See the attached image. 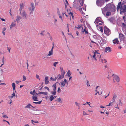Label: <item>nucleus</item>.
Wrapping results in <instances>:
<instances>
[{
  "mask_svg": "<svg viewBox=\"0 0 126 126\" xmlns=\"http://www.w3.org/2000/svg\"><path fill=\"white\" fill-rule=\"evenodd\" d=\"M31 107H32L33 108H35V107L32 106L31 104H29L27 106H26L25 107V108H30Z\"/></svg>",
  "mask_w": 126,
  "mask_h": 126,
  "instance_id": "4be33fe9",
  "label": "nucleus"
},
{
  "mask_svg": "<svg viewBox=\"0 0 126 126\" xmlns=\"http://www.w3.org/2000/svg\"><path fill=\"white\" fill-rule=\"evenodd\" d=\"M58 63V62H56L54 63H53V66L55 67H56V64H57Z\"/></svg>",
  "mask_w": 126,
  "mask_h": 126,
  "instance_id": "a18cd8bd",
  "label": "nucleus"
},
{
  "mask_svg": "<svg viewBox=\"0 0 126 126\" xmlns=\"http://www.w3.org/2000/svg\"><path fill=\"white\" fill-rule=\"evenodd\" d=\"M3 114H4V113H2V114H3L2 116L3 117L5 118H8V117L7 116V115H3Z\"/></svg>",
  "mask_w": 126,
  "mask_h": 126,
  "instance_id": "603ef678",
  "label": "nucleus"
},
{
  "mask_svg": "<svg viewBox=\"0 0 126 126\" xmlns=\"http://www.w3.org/2000/svg\"><path fill=\"white\" fill-rule=\"evenodd\" d=\"M42 102V101L41 100V101H39V102H33V103H34V104H40Z\"/></svg>",
  "mask_w": 126,
  "mask_h": 126,
  "instance_id": "c9c22d12",
  "label": "nucleus"
},
{
  "mask_svg": "<svg viewBox=\"0 0 126 126\" xmlns=\"http://www.w3.org/2000/svg\"><path fill=\"white\" fill-rule=\"evenodd\" d=\"M115 79L117 82H119L120 81V78L119 77L117 76H115L114 77Z\"/></svg>",
  "mask_w": 126,
  "mask_h": 126,
  "instance_id": "412c9836",
  "label": "nucleus"
},
{
  "mask_svg": "<svg viewBox=\"0 0 126 126\" xmlns=\"http://www.w3.org/2000/svg\"><path fill=\"white\" fill-rule=\"evenodd\" d=\"M119 36L121 39L124 40L125 38V36L123 34L120 33L119 34Z\"/></svg>",
  "mask_w": 126,
  "mask_h": 126,
  "instance_id": "9b49d317",
  "label": "nucleus"
},
{
  "mask_svg": "<svg viewBox=\"0 0 126 126\" xmlns=\"http://www.w3.org/2000/svg\"><path fill=\"white\" fill-rule=\"evenodd\" d=\"M113 43L114 44H118L119 42V41L118 40L117 38L115 39L113 41Z\"/></svg>",
  "mask_w": 126,
  "mask_h": 126,
  "instance_id": "f3484780",
  "label": "nucleus"
},
{
  "mask_svg": "<svg viewBox=\"0 0 126 126\" xmlns=\"http://www.w3.org/2000/svg\"><path fill=\"white\" fill-rule=\"evenodd\" d=\"M45 32V31H42L41 32V33H40V34L42 36H44V34L43 33Z\"/></svg>",
  "mask_w": 126,
  "mask_h": 126,
  "instance_id": "09e8293b",
  "label": "nucleus"
},
{
  "mask_svg": "<svg viewBox=\"0 0 126 126\" xmlns=\"http://www.w3.org/2000/svg\"><path fill=\"white\" fill-rule=\"evenodd\" d=\"M103 27H101V28L100 29V30L101 32H103Z\"/></svg>",
  "mask_w": 126,
  "mask_h": 126,
  "instance_id": "5fc2aeb1",
  "label": "nucleus"
},
{
  "mask_svg": "<svg viewBox=\"0 0 126 126\" xmlns=\"http://www.w3.org/2000/svg\"><path fill=\"white\" fill-rule=\"evenodd\" d=\"M111 51V48L110 47H107L105 49V51L108 52Z\"/></svg>",
  "mask_w": 126,
  "mask_h": 126,
  "instance_id": "f8f14e48",
  "label": "nucleus"
},
{
  "mask_svg": "<svg viewBox=\"0 0 126 126\" xmlns=\"http://www.w3.org/2000/svg\"><path fill=\"white\" fill-rule=\"evenodd\" d=\"M105 2V0H96V4L101 7L104 4Z\"/></svg>",
  "mask_w": 126,
  "mask_h": 126,
  "instance_id": "20e7f679",
  "label": "nucleus"
},
{
  "mask_svg": "<svg viewBox=\"0 0 126 126\" xmlns=\"http://www.w3.org/2000/svg\"><path fill=\"white\" fill-rule=\"evenodd\" d=\"M113 102H111L108 105H107V106H112L113 105V104H112Z\"/></svg>",
  "mask_w": 126,
  "mask_h": 126,
  "instance_id": "8fccbe9b",
  "label": "nucleus"
},
{
  "mask_svg": "<svg viewBox=\"0 0 126 126\" xmlns=\"http://www.w3.org/2000/svg\"><path fill=\"white\" fill-rule=\"evenodd\" d=\"M31 6L32 7L29 8V9L32 11H34L35 8V6L33 2H31Z\"/></svg>",
  "mask_w": 126,
  "mask_h": 126,
  "instance_id": "6e6552de",
  "label": "nucleus"
},
{
  "mask_svg": "<svg viewBox=\"0 0 126 126\" xmlns=\"http://www.w3.org/2000/svg\"><path fill=\"white\" fill-rule=\"evenodd\" d=\"M36 78L37 79H38L39 80H40V77L39 76L37 75H36Z\"/></svg>",
  "mask_w": 126,
  "mask_h": 126,
  "instance_id": "3c124183",
  "label": "nucleus"
},
{
  "mask_svg": "<svg viewBox=\"0 0 126 126\" xmlns=\"http://www.w3.org/2000/svg\"><path fill=\"white\" fill-rule=\"evenodd\" d=\"M54 99V96L51 95L49 97V99L50 101H52Z\"/></svg>",
  "mask_w": 126,
  "mask_h": 126,
  "instance_id": "393cba45",
  "label": "nucleus"
},
{
  "mask_svg": "<svg viewBox=\"0 0 126 126\" xmlns=\"http://www.w3.org/2000/svg\"><path fill=\"white\" fill-rule=\"evenodd\" d=\"M65 84V83L63 81L61 82L62 86H64Z\"/></svg>",
  "mask_w": 126,
  "mask_h": 126,
  "instance_id": "37998d69",
  "label": "nucleus"
},
{
  "mask_svg": "<svg viewBox=\"0 0 126 126\" xmlns=\"http://www.w3.org/2000/svg\"><path fill=\"white\" fill-rule=\"evenodd\" d=\"M57 79V78L56 77L55 79L53 78L52 77L50 78V81L52 80V81H54L56 80Z\"/></svg>",
  "mask_w": 126,
  "mask_h": 126,
  "instance_id": "72a5a7b5",
  "label": "nucleus"
},
{
  "mask_svg": "<svg viewBox=\"0 0 126 126\" xmlns=\"http://www.w3.org/2000/svg\"><path fill=\"white\" fill-rule=\"evenodd\" d=\"M122 25L124 27L126 26V25L124 23H122Z\"/></svg>",
  "mask_w": 126,
  "mask_h": 126,
  "instance_id": "13d9d810",
  "label": "nucleus"
},
{
  "mask_svg": "<svg viewBox=\"0 0 126 126\" xmlns=\"http://www.w3.org/2000/svg\"><path fill=\"white\" fill-rule=\"evenodd\" d=\"M69 14L71 16H72L73 15V13L71 12H70V13H69Z\"/></svg>",
  "mask_w": 126,
  "mask_h": 126,
  "instance_id": "e2e57ef3",
  "label": "nucleus"
},
{
  "mask_svg": "<svg viewBox=\"0 0 126 126\" xmlns=\"http://www.w3.org/2000/svg\"><path fill=\"white\" fill-rule=\"evenodd\" d=\"M78 27H77L76 28L78 29H79L81 27V26L79 24L78 25Z\"/></svg>",
  "mask_w": 126,
  "mask_h": 126,
  "instance_id": "bf43d9fd",
  "label": "nucleus"
},
{
  "mask_svg": "<svg viewBox=\"0 0 126 126\" xmlns=\"http://www.w3.org/2000/svg\"><path fill=\"white\" fill-rule=\"evenodd\" d=\"M96 54H98V55H97V56L98 57L99 59L100 60V59L101 55H100L99 53H98L97 50H95L94 52V54L96 55Z\"/></svg>",
  "mask_w": 126,
  "mask_h": 126,
  "instance_id": "6ab92c4d",
  "label": "nucleus"
},
{
  "mask_svg": "<svg viewBox=\"0 0 126 126\" xmlns=\"http://www.w3.org/2000/svg\"><path fill=\"white\" fill-rule=\"evenodd\" d=\"M63 68L62 67H60V69L61 71V72H63Z\"/></svg>",
  "mask_w": 126,
  "mask_h": 126,
  "instance_id": "052dcab7",
  "label": "nucleus"
},
{
  "mask_svg": "<svg viewBox=\"0 0 126 126\" xmlns=\"http://www.w3.org/2000/svg\"><path fill=\"white\" fill-rule=\"evenodd\" d=\"M52 54L53 51L52 50H50L49 51L48 54L47 55V56H50L52 55Z\"/></svg>",
  "mask_w": 126,
  "mask_h": 126,
  "instance_id": "bb28decb",
  "label": "nucleus"
},
{
  "mask_svg": "<svg viewBox=\"0 0 126 126\" xmlns=\"http://www.w3.org/2000/svg\"><path fill=\"white\" fill-rule=\"evenodd\" d=\"M16 23L15 21L14 22H12L10 26V29H11L13 27H15L16 26Z\"/></svg>",
  "mask_w": 126,
  "mask_h": 126,
  "instance_id": "aec40b11",
  "label": "nucleus"
},
{
  "mask_svg": "<svg viewBox=\"0 0 126 126\" xmlns=\"http://www.w3.org/2000/svg\"><path fill=\"white\" fill-rule=\"evenodd\" d=\"M57 100L58 101V102L61 103L62 102V101L61 100V99L60 98V97L59 98H58L57 99Z\"/></svg>",
  "mask_w": 126,
  "mask_h": 126,
  "instance_id": "49530a36",
  "label": "nucleus"
},
{
  "mask_svg": "<svg viewBox=\"0 0 126 126\" xmlns=\"http://www.w3.org/2000/svg\"><path fill=\"white\" fill-rule=\"evenodd\" d=\"M108 4H109L108 7L109 11L112 12H115L116 11V9L114 5L111 3H110Z\"/></svg>",
  "mask_w": 126,
  "mask_h": 126,
  "instance_id": "f257e3e1",
  "label": "nucleus"
},
{
  "mask_svg": "<svg viewBox=\"0 0 126 126\" xmlns=\"http://www.w3.org/2000/svg\"><path fill=\"white\" fill-rule=\"evenodd\" d=\"M86 28L84 29L83 30V31H82V32H85V34H88V31L86 30Z\"/></svg>",
  "mask_w": 126,
  "mask_h": 126,
  "instance_id": "2f4dec72",
  "label": "nucleus"
},
{
  "mask_svg": "<svg viewBox=\"0 0 126 126\" xmlns=\"http://www.w3.org/2000/svg\"><path fill=\"white\" fill-rule=\"evenodd\" d=\"M121 2H119L117 7V11H118L119 8H121V9L122 10V8L123 6H122V5H121Z\"/></svg>",
  "mask_w": 126,
  "mask_h": 126,
  "instance_id": "9d476101",
  "label": "nucleus"
},
{
  "mask_svg": "<svg viewBox=\"0 0 126 126\" xmlns=\"http://www.w3.org/2000/svg\"><path fill=\"white\" fill-rule=\"evenodd\" d=\"M20 14L24 19L26 20L27 19L28 15L27 14L26 12L23 10L22 11H20Z\"/></svg>",
  "mask_w": 126,
  "mask_h": 126,
  "instance_id": "f03ea898",
  "label": "nucleus"
},
{
  "mask_svg": "<svg viewBox=\"0 0 126 126\" xmlns=\"http://www.w3.org/2000/svg\"><path fill=\"white\" fill-rule=\"evenodd\" d=\"M48 77H45V83L46 84H47L49 83V82L48 80Z\"/></svg>",
  "mask_w": 126,
  "mask_h": 126,
  "instance_id": "dca6fc26",
  "label": "nucleus"
},
{
  "mask_svg": "<svg viewBox=\"0 0 126 126\" xmlns=\"http://www.w3.org/2000/svg\"><path fill=\"white\" fill-rule=\"evenodd\" d=\"M108 4H107L106 6L103 8L101 9L103 14L105 16L106 13L108 11H109L108 7Z\"/></svg>",
  "mask_w": 126,
  "mask_h": 126,
  "instance_id": "423d86ee",
  "label": "nucleus"
},
{
  "mask_svg": "<svg viewBox=\"0 0 126 126\" xmlns=\"http://www.w3.org/2000/svg\"><path fill=\"white\" fill-rule=\"evenodd\" d=\"M87 85L88 86H90V85L89 84V81L88 80H87Z\"/></svg>",
  "mask_w": 126,
  "mask_h": 126,
  "instance_id": "4d7b16f0",
  "label": "nucleus"
},
{
  "mask_svg": "<svg viewBox=\"0 0 126 126\" xmlns=\"http://www.w3.org/2000/svg\"><path fill=\"white\" fill-rule=\"evenodd\" d=\"M20 8L19 10L20 11H21L22 9L23 8V6L22 3L20 4Z\"/></svg>",
  "mask_w": 126,
  "mask_h": 126,
  "instance_id": "c756f323",
  "label": "nucleus"
},
{
  "mask_svg": "<svg viewBox=\"0 0 126 126\" xmlns=\"http://www.w3.org/2000/svg\"><path fill=\"white\" fill-rule=\"evenodd\" d=\"M14 91H14V92L12 94V96H13V97L15 96V94L14 93Z\"/></svg>",
  "mask_w": 126,
  "mask_h": 126,
  "instance_id": "0e129e2a",
  "label": "nucleus"
},
{
  "mask_svg": "<svg viewBox=\"0 0 126 126\" xmlns=\"http://www.w3.org/2000/svg\"><path fill=\"white\" fill-rule=\"evenodd\" d=\"M116 97L117 96L115 94L114 95L112 99L113 101L112 102H114L115 101V99L116 98Z\"/></svg>",
  "mask_w": 126,
  "mask_h": 126,
  "instance_id": "cd10ccee",
  "label": "nucleus"
},
{
  "mask_svg": "<svg viewBox=\"0 0 126 126\" xmlns=\"http://www.w3.org/2000/svg\"><path fill=\"white\" fill-rule=\"evenodd\" d=\"M12 86L13 88V90L14 91L16 92V91L15 90V83H13L12 84Z\"/></svg>",
  "mask_w": 126,
  "mask_h": 126,
  "instance_id": "a878e982",
  "label": "nucleus"
},
{
  "mask_svg": "<svg viewBox=\"0 0 126 126\" xmlns=\"http://www.w3.org/2000/svg\"><path fill=\"white\" fill-rule=\"evenodd\" d=\"M40 93L45 95H47L48 94V93L47 92H41V93Z\"/></svg>",
  "mask_w": 126,
  "mask_h": 126,
  "instance_id": "ea45409f",
  "label": "nucleus"
},
{
  "mask_svg": "<svg viewBox=\"0 0 126 126\" xmlns=\"http://www.w3.org/2000/svg\"><path fill=\"white\" fill-rule=\"evenodd\" d=\"M61 91V90L60 89V87H59L58 88L57 92L58 93H60Z\"/></svg>",
  "mask_w": 126,
  "mask_h": 126,
  "instance_id": "de8ad7c7",
  "label": "nucleus"
},
{
  "mask_svg": "<svg viewBox=\"0 0 126 126\" xmlns=\"http://www.w3.org/2000/svg\"><path fill=\"white\" fill-rule=\"evenodd\" d=\"M97 28L98 30H100L101 27L99 26L98 25H96Z\"/></svg>",
  "mask_w": 126,
  "mask_h": 126,
  "instance_id": "864d4df0",
  "label": "nucleus"
},
{
  "mask_svg": "<svg viewBox=\"0 0 126 126\" xmlns=\"http://www.w3.org/2000/svg\"><path fill=\"white\" fill-rule=\"evenodd\" d=\"M57 78H58V80H60L63 78V76H62V75H60V74H59L57 76Z\"/></svg>",
  "mask_w": 126,
  "mask_h": 126,
  "instance_id": "5701e85b",
  "label": "nucleus"
},
{
  "mask_svg": "<svg viewBox=\"0 0 126 126\" xmlns=\"http://www.w3.org/2000/svg\"><path fill=\"white\" fill-rule=\"evenodd\" d=\"M67 74L68 76V77H70V75H71L70 72L69 70L68 71V72L67 73Z\"/></svg>",
  "mask_w": 126,
  "mask_h": 126,
  "instance_id": "c03bdc74",
  "label": "nucleus"
},
{
  "mask_svg": "<svg viewBox=\"0 0 126 126\" xmlns=\"http://www.w3.org/2000/svg\"><path fill=\"white\" fill-rule=\"evenodd\" d=\"M101 43L102 44H106V42L104 39H102Z\"/></svg>",
  "mask_w": 126,
  "mask_h": 126,
  "instance_id": "7c9ffc66",
  "label": "nucleus"
},
{
  "mask_svg": "<svg viewBox=\"0 0 126 126\" xmlns=\"http://www.w3.org/2000/svg\"><path fill=\"white\" fill-rule=\"evenodd\" d=\"M23 81H25L26 80V77L24 76V75L23 76Z\"/></svg>",
  "mask_w": 126,
  "mask_h": 126,
  "instance_id": "6e6d98bb",
  "label": "nucleus"
},
{
  "mask_svg": "<svg viewBox=\"0 0 126 126\" xmlns=\"http://www.w3.org/2000/svg\"><path fill=\"white\" fill-rule=\"evenodd\" d=\"M61 72L62 73L61 74V75H62V76H63V78L64 77V75L65 73V72L64 71H63V72Z\"/></svg>",
  "mask_w": 126,
  "mask_h": 126,
  "instance_id": "f704fd0d",
  "label": "nucleus"
},
{
  "mask_svg": "<svg viewBox=\"0 0 126 126\" xmlns=\"http://www.w3.org/2000/svg\"><path fill=\"white\" fill-rule=\"evenodd\" d=\"M108 20L110 22L112 23H113L115 21V19L113 17H111L110 18L108 19Z\"/></svg>",
  "mask_w": 126,
  "mask_h": 126,
  "instance_id": "1a4fd4ad",
  "label": "nucleus"
},
{
  "mask_svg": "<svg viewBox=\"0 0 126 126\" xmlns=\"http://www.w3.org/2000/svg\"><path fill=\"white\" fill-rule=\"evenodd\" d=\"M100 17H98L96 18L95 21L94 22V23L96 24V23H98L99 22H101L100 19Z\"/></svg>",
  "mask_w": 126,
  "mask_h": 126,
  "instance_id": "a211bd4d",
  "label": "nucleus"
},
{
  "mask_svg": "<svg viewBox=\"0 0 126 126\" xmlns=\"http://www.w3.org/2000/svg\"><path fill=\"white\" fill-rule=\"evenodd\" d=\"M104 33L107 36H109L111 33L110 30L106 26H104Z\"/></svg>",
  "mask_w": 126,
  "mask_h": 126,
  "instance_id": "7ed1b4c3",
  "label": "nucleus"
},
{
  "mask_svg": "<svg viewBox=\"0 0 126 126\" xmlns=\"http://www.w3.org/2000/svg\"><path fill=\"white\" fill-rule=\"evenodd\" d=\"M101 61L102 62L104 63H105L107 62V61L105 59H101Z\"/></svg>",
  "mask_w": 126,
  "mask_h": 126,
  "instance_id": "473e14b6",
  "label": "nucleus"
},
{
  "mask_svg": "<svg viewBox=\"0 0 126 126\" xmlns=\"http://www.w3.org/2000/svg\"><path fill=\"white\" fill-rule=\"evenodd\" d=\"M36 96V95H34L32 96V98L34 101H38V100H37L38 99L37 97Z\"/></svg>",
  "mask_w": 126,
  "mask_h": 126,
  "instance_id": "4468645a",
  "label": "nucleus"
},
{
  "mask_svg": "<svg viewBox=\"0 0 126 126\" xmlns=\"http://www.w3.org/2000/svg\"><path fill=\"white\" fill-rule=\"evenodd\" d=\"M21 82L20 81H16V82L17 84Z\"/></svg>",
  "mask_w": 126,
  "mask_h": 126,
  "instance_id": "680f3d73",
  "label": "nucleus"
},
{
  "mask_svg": "<svg viewBox=\"0 0 126 126\" xmlns=\"http://www.w3.org/2000/svg\"><path fill=\"white\" fill-rule=\"evenodd\" d=\"M56 83H55L52 85L53 91L51 92V94L54 95H55L56 94Z\"/></svg>",
  "mask_w": 126,
  "mask_h": 126,
  "instance_id": "39448f33",
  "label": "nucleus"
},
{
  "mask_svg": "<svg viewBox=\"0 0 126 126\" xmlns=\"http://www.w3.org/2000/svg\"><path fill=\"white\" fill-rule=\"evenodd\" d=\"M106 15L108 16H110L111 15V13L109 11H107L106 13Z\"/></svg>",
  "mask_w": 126,
  "mask_h": 126,
  "instance_id": "c85d7f7f",
  "label": "nucleus"
},
{
  "mask_svg": "<svg viewBox=\"0 0 126 126\" xmlns=\"http://www.w3.org/2000/svg\"><path fill=\"white\" fill-rule=\"evenodd\" d=\"M41 93V92H38V93H36V95H40L39 94H41V93Z\"/></svg>",
  "mask_w": 126,
  "mask_h": 126,
  "instance_id": "774afa93",
  "label": "nucleus"
},
{
  "mask_svg": "<svg viewBox=\"0 0 126 126\" xmlns=\"http://www.w3.org/2000/svg\"><path fill=\"white\" fill-rule=\"evenodd\" d=\"M64 82L65 84H67V85H68V81H67L66 79H64Z\"/></svg>",
  "mask_w": 126,
  "mask_h": 126,
  "instance_id": "79ce46f5",
  "label": "nucleus"
},
{
  "mask_svg": "<svg viewBox=\"0 0 126 126\" xmlns=\"http://www.w3.org/2000/svg\"><path fill=\"white\" fill-rule=\"evenodd\" d=\"M7 49L9 51V52L10 53V50L11 49V48H9V47H7Z\"/></svg>",
  "mask_w": 126,
  "mask_h": 126,
  "instance_id": "69168bd1",
  "label": "nucleus"
},
{
  "mask_svg": "<svg viewBox=\"0 0 126 126\" xmlns=\"http://www.w3.org/2000/svg\"><path fill=\"white\" fill-rule=\"evenodd\" d=\"M22 18V17L20 16H17L16 17V20L17 23L20 22V20Z\"/></svg>",
  "mask_w": 126,
  "mask_h": 126,
  "instance_id": "ddd939ff",
  "label": "nucleus"
},
{
  "mask_svg": "<svg viewBox=\"0 0 126 126\" xmlns=\"http://www.w3.org/2000/svg\"><path fill=\"white\" fill-rule=\"evenodd\" d=\"M57 13L59 16V18L61 19L62 21H63V18H62L63 16L61 15L59 9L58 8H57Z\"/></svg>",
  "mask_w": 126,
  "mask_h": 126,
  "instance_id": "0eeeda50",
  "label": "nucleus"
},
{
  "mask_svg": "<svg viewBox=\"0 0 126 126\" xmlns=\"http://www.w3.org/2000/svg\"><path fill=\"white\" fill-rule=\"evenodd\" d=\"M122 104H123L121 102V99H119V102L118 104V105H120V106H121L122 105Z\"/></svg>",
  "mask_w": 126,
  "mask_h": 126,
  "instance_id": "58836bf2",
  "label": "nucleus"
},
{
  "mask_svg": "<svg viewBox=\"0 0 126 126\" xmlns=\"http://www.w3.org/2000/svg\"><path fill=\"white\" fill-rule=\"evenodd\" d=\"M33 122H34V123H39L38 121H33V120H32L31 121V122L34 125V123H33Z\"/></svg>",
  "mask_w": 126,
  "mask_h": 126,
  "instance_id": "e433bc0d",
  "label": "nucleus"
},
{
  "mask_svg": "<svg viewBox=\"0 0 126 126\" xmlns=\"http://www.w3.org/2000/svg\"><path fill=\"white\" fill-rule=\"evenodd\" d=\"M36 92H35V90H34L33 92H32V91H31L30 92V94H32L33 95H34V94H35V93L36 94Z\"/></svg>",
  "mask_w": 126,
  "mask_h": 126,
  "instance_id": "a19ab883",
  "label": "nucleus"
},
{
  "mask_svg": "<svg viewBox=\"0 0 126 126\" xmlns=\"http://www.w3.org/2000/svg\"><path fill=\"white\" fill-rule=\"evenodd\" d=\"M83 115H88V114H87L85 113V112L84 111H83Z\"/></svg>",
  "mask_w": 126,
  "mask_h": 126,
  "instance_id": "338daca9",
  "label": "nucleus"
},
{
  "mask_svg": "<svg viewBox=\"0 0 126 126\" xmlns=\"http://www.w3.org/2000/svg\"><path fill=\"white\" fill-rule=\"evenodd\" d=\"M79 0V2L80 3V5L81 6H82L84 2V0Z\"/></svg>",
  "mask_w": 126,
  "mask_h": 126,
  "instance_id": "b1692460",
  "label": "nucleus"
},
{
  "mask_svg": "<svg viewBox=\"0 0 126 126\" xmlns=\"http://www.w3.org/2000/svg\"><path fill=\"white\" fill-rule=\"evenodd\" d=\"M98 36H97L96 35H94L93 36V37L95 39H98Z\"/></svg>",
  "mask_w": 126,
  "mask_h": 126,
  "instance_id": "4c0bfd02",
  "label": "nucleus"
},
{
  "mask_svg": "<svg viewBox=\"0 0 126 126\" xmlns=\"http://www.w3.org/2000/svg\"><path fill=\"white\" fill-rule=\"evenodd\" d=\"M122 10H123L122 11V12L124 13H125V12H126V5H124L123 6V7H122Z\"/></svg>",
  "mask_w": 126,
  "mask_h": 126,
  "instance_id": "2eb2a0df",
  "label": "nucleus"
}]
</instances>
